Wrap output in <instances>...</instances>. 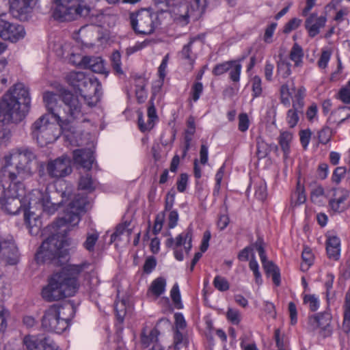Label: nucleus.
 <instances>
[{
  "label": "nucleus",
  "mask_w": 350,
  "mask_h": 350,
  "mask_svg": "<svg viewBox=\"0 0 350 350\" xmlns=\"http://www.w3.org/2000/svg\"><path fill=\"white\" fill-rule=\"evenodd\" d=\"M64 103L63 113L60 120L55 118L57 123L50 122L47 115L40 117L31 127L32 137L41 147L55 142L62 134L66 137V133H74L72 121L82 117L81 104L78 97L70 91H64L62 95Z\"/></svg>",
  "instance_id": "obj_1"
},
{
  "label": "nucleus",
  "mask_w": 350,
  "mask_h": 350,
  "mask_svg": "<svg viewBox=\"0 0 350 350\" xmlns=\"http://www.w3.org/2000/svg\"><path fill=\"white\" fill-rule=\"evenodd\" d=\"M91 263L84 260L80 264H70L48 278V284L42 289V298L47 301H58L75 295L80 286L79 276L88 270Z\"/></svg>",
  "instance_id": "obj_2"
},
{
  "label": "nucleus",
  "mask_w": 350,
  "mask_h": 350,
  "mask_svg": "<svg viewBox=\"0 0 350 350\" xmlns=\"http://www.w3.org/2000/svg\"><path fill=\"white\" fill-rule=\"evenodd\" d=\"M30 107L29 90L23 83H16L0 101V122L8 124L18 123L27 116Z\"/></svg>",
  "instance_id": "obj_3"
},
{
  "label": "nucleus",
  "mask_w": 350,
  "mask_h": 350,
  "mask_svg": "<svg viewBox=\"0 0 350 350\" xmlns=\"http://www.w3.org/2000/svg\"><path fill=\"white\" fill-rule=\"evenodd\" d=\"M22 198L23 202L24 220L29 229V232L38 234L41 227V220L38 215H36L31 209H40L49 215L54 214L59 205L51 202L49 193L40 189H32Z\"/></svg>",
  "instance_id": "obj_4"
},
{
  "label": "nucleus",
  "mask_w": 350,
  "mask_h": 350,
  "mask_svg": "<svg viewBox=\"0 0 350 350\" xmlns=\"http://www.w3.org/2000/svg\"><path fill=\"white\" fill-rule=\"evenodd\" d=\"M66 81L87 101L88 105L95 106L102 96V85L94 75L83 72L71 71L66 77Z\"/></svg>",
  "instance_id": "obj_5"
},
{
  "label": "nucleus",
  "mask_w": 350,
  "mask_h": 350,
  "mask_svg": "<svg viewBox=\"0 0 350 350\" xmlns=\"http://www.w3.org/2000/svg\"><path fill=\"white\" fill-rule=\"evenodd\" d=\"M2 180L3 191L0 198L1 208L10 215H16L21 210L23 211L22 198L25 194V187L23 183L17 180L14 172H8V181Z\"/></svg>",
  "instance_id": "obj_6"
},
{
  "label": "nucleus",
  "mask_w": 350,
  "mask_h": 350,
  "mask_svg": "<svg viewBox=\"0 0 350 350\" xmlns=\"http://www.w3.org/2000/svg\"><path fill=\"white\" fill-rule=\"evenodd\" d=\"M74 317L72 306L53 304L45 310L41 320L42 327L46 332L60 334L70 327Z\"/></svg>",
  "instance_id": "obj_7"
},
{
  "label": "nucleus",
  "mask_w": 350,
  "mask_h": 350,
  "mask_svg": "<svg viewBox=\"0 0 350 350\" xmlns=\"http://www.w3.org/2000/svg\"><path fill=\"white\" fill-rule=\"evenodd\" d=\"M71 239L66 234H53L42 243L36 255L38 263L65 258L69 254Z\"/></svg>",
  "instance_id": "obj_8"
},
{
  "label": "nucleus",
  "mask_w": 350,
  "mask_h": 350,
  "mask_svg": "<svg viewBox=\"0 0 350 350\" xmlns=\"http://www.w3.org/2000/svg\"><path fill=\"white\" fill-rule=\"evenodd\" d=\"M55 5L53 10V18L59 22L72 21L81 16H87L90 9L86 0H51Z\"/></svg>",
  "instance_id": "obj_9"
},
{
  "label": "nucleus",
  "mask_w": 350,
  "mask_h": 350,
  "mask_svg": "<svg viewBox=\"0 0 350 350\" xmlns=\"http://www.w3.org/2000/svg\"><path fill=\"white\" fill-rule=\"evenodd\" d=\"M36 159L33 151L29 148H19L12 150L9 154L5 155V168L14 165L18 176L22 179L31 177L33 175L32 163Z\"/></svg>",
  "instance_id": "obj_10"
},
{
  "label": "nucleus",
  "mask_w": 350,
  "mask_h": 350,
  "mask_svg": "<svg viewBox=\"0 0 350 350\" xmlns=\"http://www.w3.org/2000/svg\"><path fill=\"white\" fill-rule=\"evenodd\" d=\"M160 14H162L161 12L157 11L155 3L153 8L142 9L136 13H131L130 21L133 30L137 35L152 34L160 25Z\"/></svg>",
  "instance_id": "obj_11"
},
{
  "label": "nucleus",
  "mask_w": 350,
  "mask_h": 350,
  "mask_svg": "<svg viewBox=\"0 0 350 350\" xmlns=\"http://www.w3.org/2000/svg\"><path fill=\"white\" fill-rule=\"evenodd\" d=\"M88 204V197L85 195L77 194L68 204L64 211L63 215L59 217L53 223V228L59 229L63 226H75L81 220L80 213L85 211ZM67 227L64 231L69 230Z\"/></svg>",
  "instance_id": "obj_12"
},
{
  "label": "nucleus",
  "mask_w": 350,
  "mask_h": 350,
  "mask_svg": "<svg viewBox=\"0 0 350 350\" xmlns=\"http://www.w3.org/2000/svg\"><path fill=\"white\" fill-rule=\"evenodd\" d=\"M157 11L161 14L168 12L174 21L180 25L185 26L189 23L191 14L189 0H154Z\"/></svg>",
  "instance_id": "obj_13"
},
{
  "label": "nucleus",
  "mask_w": 350,
  "mask_h": 350,
  "mask_svg": "<svg viewBox=\"0 0 350 350\" xmlns=\"http://www.w3.org/2000/svg\"><path fill=\"white\" fill-rule=\"evenodd\" d=\"M44 170L49 177L52 179L57 180L66 177L72 172L71 159L68 155L63 154L55 159L49 160L46 164L41 163L38 172L40 177L44 176Z\"/></svg>",
  "instance_id": "obj_14"
},
{
  "label": "nucleus",
  "mask_w": 350,
  "mask_h": 350,
  "mask_svg": "<svg viewBox=\"0 0 350 350\" xmlns=\"http://www.w3.org/2000/svg\"><path fill=\"white\" fill-rule=\"evenodd\" d=\"M306 95L307 90L304 85H300L295 90L292 108L287 111L286 117V122L291 129L297 126L299 121V115L303 113Z\"/></svg>",
  "instance_id": "obj_15"
},
{
  "label": "nucleus",
  "mask_w": 350,
  "mask_h": 350,
  "mask_svg": "<svg viewBox=\"0 0 350 350\" xmlns=\"http://www.w3.org/2000/svg\"><path fill=\"white\" fill-rule=\"evenodd\" d=\"M7 14L0 15V37L5 40L16 42L25 37L23 26L7 20Z\"/></svg>",
  "instance_id": "obj_16"
},
{
  "label": "nucleus",
  "mask_w": 350,
  "mask_h": 350,
  "mask_svg": "<svg viewBox=\"0 0 350 350\" xmlns=\"http://www.w3.org/2000/svg\"><path fill=\"white\" fill-rule=\"evenodd\" d=\"M254 247L258 253L266 274L271 275L273 284L276 286H279L281 284L280 269L278 266L272 261L267 260L262 238L258 237L257 239L254 243Z\"/></svg>",
  "instance_id": "obj_17"
},
{
  "label": "nucleus",
  "mask_w": 350,
  "mask_h": 350,
  "mask_svg": "<svg viewBox=\"0 0 350 350\" xmlns=\"http://www.w3.org/2000/svg\"><path fill=\"white\" fill-rule=\"evenodd\" d=\"M0 260L10 265L19 261L18 250L11 235L0 237Z\"/></svg>",
  "instance_id": "obj_18"
},
{
  "label": "nucleus",
  "mask_w": 350,
  "mask_h": 350,
  "mask_svg": "<svg viewBox=\"0 0 350 350\" xmlns=\"http://www.w3.org/2000/svg\"><path fill=\"white\" fill-rule=\"evenodd\" d=\"M23 343L27 350H61L49 337L27 335L23 338Z\"/></svg>",
  "instance_id": "obj_19"
},
{
  "label": "nucleus",
  "mask_w": 350,
  "mask_h": 350,
  "mask_svg": "<svg viewBox=\"0 0 350 350\" xmlns=\"http://www.w3.org/2000/svg\"><path fill=\"white\" fill-rule=\"evenodd\" d=\"M325 250L327 258L338 261L341 256V241L334 233L328 232L325 234Z\"/></svg>",
  "instance_id": "obj_20"
},
{
  "label": "nucleus",
  "mask_w": 350,
  "mask_h": 350,
  "mask_svg": "<svg viewBox=\"0 0 350 350\" xmlns=\"http://www.w3.org/2000/svg\"><path fill=\"white\" fill-rule=\"evenodd\" d=\"M36 0H12L10 12L12 14L20 21L27 19V14L31 12Z\"/></svg>",
  "instance_id": "obj_21"
},
{
  "label": "nucleus",
  "mask_w": 350,
  "mask_h": 350,
  "mask_svg": "<svg viewBox=\"0 0 350 350\" xmlns=\"http://www.w3.org/2000/svg\"><path fill=\"white\" fill-rule=\"evenodd\" d=\"M74 163L81 167L90 170L95 160L94 152L90 149H76L72 152Z\"/></svg>",
  "instance_id": "obj_22"
},
{
  "label": "nucleus",
  "mask_w": 350,
  "mask_h": 350,
  "mask_svg": "<svg viewBox=\"0 0 350 350\" xmlns=\"http://www.w3.org/2000/svg\"><path fill=\"white\" fill-rule=\"evenodd\" d=\"M327 22L325 16H318L317 13L311 14L305 21V27L311 38L317 36L320 29L323 28Z\"/></svg>",
  "instance_id": "obj_23"
},
{
  "label": "nucleus",
  "mask_w": 350,
  "mask_h": 350,
  "mask_svg": "<svg viewBox=\"0 0 350 350\" xmlns=\"http://www.w3.org/2000/svg\"><path fill=\"white\" fill-rule=\"evenodd\" d=\"M75 64L85 69H90L93 72H105L104 61L100 57L83 56L79 63Z\"/></svg>",
  "instance_id": "obj_24"
},
{
  "label": "nucleus",
  "mask_w": 350,
  "mask_h": 350,
  "mask_svg": "<svg viewBox=\"0 0 350 350\" xmlns=\"http://www.w3.org/2000/svg\"><path fill=\"white\" fill-rule=\"evenodd\" d=\"M147 115L148 119L147 122H145L143 113L142 112L138 113L137 124L139 129L142 132L151 130L154 127V122L158 119L156 108L153 103L148 106Z\"/></svg>",
  "instance_id": "obj_25"
},
{
  "label": "nucleus",
  "mask_w": 350,
  "mask_h": 350,
  "mask_svg": "<svg viewBox=\"0 0 350 350\" xmlns=\"http://www.w3.org/2000/svg\"><path fill=\"white\" fill-rule=\"evenodd\" d=\"M43 100L49 113H51L54 118L60 120L63 109H62L60 107L56 106V95L53 92H46L43 95Z\"/></svg>",
  "instance_id": "obj_26"
},
{
  "label": "nucleus",
  "mask_w": 350,
  "mask_h": 350,
  "mask_svg": "<svg viewBox=\"0 0 350 350\" xmlns=\"http://www.w3.org/2000/svg\"><path fill=\"white\" fill-rule=\"evenodd\" d=\"M350 118V107L349 106H340L333 110L328 118V121L331 124H336L337 126H340L347 120Z\"/></svg>",
  "instance_id": "obj_27"
},
{
  "label": "nucleus",
  "mask_w": 350,
  "mask_h": 350,
  "mask_svg": "<svg viewBox=\"0 0 350 350\" xmlns=\"http://www.w3.org/2000/svg\"><path fill=\"white\" fill-rule=\"evenodd\" d=\"M193 230L188 227L185 231L176 237V247H184V251L187 254L192 248Z\"/></svg>",
  "instance_id": "obj_28"
},
{
  "label": "nucleus",
  "mask_w": 350,
  "mask_h": 350,
  "mask_svg": "<svg viewBox=\"0 0 350 350\" xmlns=\"http://www.w3.org/2000/svg\"><path fill=\"white\" fill-rule=\"evenodd\" d=\"M294 85L291 88L288 83H284L280 87V101L285 107H289L291 103H293V96L295 95V90H297Z\"/></svg>",
  "instance_id": "obj_29"
},
{
  "label": "nucleus",
  "mask_w": 350,
  "mask_h": 350,
  "mask_svg": "<svg viewBox=\"0 0 350 350\" xmlns=\"http://www.w3.org/2000/svg\"><path fill=\"white\" fill-rule=\"evenodd\" d=\"M166 280L163 277H159L152 280L148 290V294L151 293L156 297H160L165 291Z\"/></svg>",
  "instance_id": "obj_30"
},
{
  "label": "nucleus",
  "mask_w": 350,
  "mask_h": 350,
  "mask_svg": "<svg viewBox=\"0 0 350 350\" xmlns=\"http://www.w3.org/2000/svg\"><path fill=\"white\" fill-rule=\"evenodd\" d=\"M342 329L345 333L350 332V292H347L342 306Z\"/></svg>",
  "instance_id": "obj_31"
},
{
  "label": "nucleus",
  "mask_w": 350,
  "mask_h": 350,
  "mask_svg": "<svg viewBox=\"0 0 350 350\" xmlns=\"http://www.w3.org/2000/svg\"><path fill=\"white\" fill-rule=\"evenodd\" d=\"M191 14L195 19L200 17L205 12L206 0H190L189 1Z\"/></svg>",
  "instance_id": "obj_32"
},
{
  "label": "nucleus",
  "mask_w": 350,
  "mask_h": 350,
  "mask_svg": "<svg viewBox=\"0 0 350 350\" xmlns=\"http://www.w3.org/2000/svg\"><path fill=\"white\" fill-rule=\"evenodd\" d=\"M293 140V134L289 131H282L278 137V144L285 156L291 152V142Z\"/></svg>",
  "instance_id": "obj_33"
},
{
  "label": "nucleus",
  "mask_w": 350,
  "mask_h": 350,
  "mask_svg": "<svg viewBox=\"0 0 350 350\" xmlns=\"http://www.w3.org/2000/svg\"><path fill=\"white\" fill-rule=\"evenodd\" d=\"M309 320L315 327H325L329 325L330 317L327 312H319L310 316Z\"/></svg>",
  "instance_id": "obj_34"
},
{
  "label": "nucleus",
  "mask_w": 350,
  "mask_h": 350,
  "mask_svg": "<svg viewBox=\"0 0 350 350\" xmlns=\"http://www.w3.org/2000/svg\"><path fill=\"white\" fill-rule=\"evenodd\" d=\"M304 55V53L302 47L297 43H295L291 49L289 58L294 62L295 67L302 66Z\"/></svg>",
  "instance_id": "obj_35"
},
{
  "label": "nucleus",
  "mask_w": 350,
  "mask_h": 350,
  "mask_svg": "<svg viewBox=\"0 0 350 350\" xmlns=\"http://www.w3.org/2000/svg\"><path fill=\"white\" fill-rule=\"evenodd\" d=\"M348 195L342 193L337 198H334L329 200V206L336 213H341L346 208L345 201L347 200Z\"/></svg>",
  "instance_id": "obj_36"
},
{
  "label": "nucleus",
  "mask_w": 350,
  "mask_h": 350,
  "mask_svg": "<svg viewBox=\"0 0 350 350\" xmlns=\"http://www.w3.org/2000/svg\"><path fill=\"white\" fill-rule=\"evenodd\" d=\"M301 270L304 272L307 271L314 264V256L309 247L304 248L301 253Z\"/></svg>",
  "instance_id": "obj_37"
},
{
  "label": "nucleus",
  "mask_w": 350,
  "mask_h": 350,
  "mask_svg": "<svg viewBox=\"0 0 350 350\" xmlns=\"http://www.w3.org/2000/svg\"><path fill=\"white\" fill-rule=\"evenodd\" d=\"M291 73V64L286 59H280L277 64L276 76L278 80L287 79Z\"/></svg>",
  "instance_id": "obj_38"
},
{
  "label": "nucleus",
  "mask_w": 350,
  "mask_h": 350,
  "mask_svg": "<svg viewBox=\"0 0 350 350\" xmlns=\"http://www.w3.org/2000/svg\"><path fill=\"white\" fill-rule=\"evenodd\" d=\"M325 197V189L320 184H315L311 189L310 198L312 203L318 205H321L323 202V198Z\"/></svg>",
  "instance_id": "obj_39"
},
{
  "label": "nucleus",
  "mask_w": 350,
  "mask_h": 350,
  "mask_svg": "<svg viewBox=\"0 0 350 350\" xmlns=\"http://www.w3.org/2000/svg\"><path fill=\"white\" fill-rule=\"evenodd\" d=\"M252 99L262 96L263 88L262 79L258 75H254L250 80Z\"/></svg>",
  "instance_id": "obj_40"
},
{
  "label": "nucleus",
  "mask_w": 350,
  "mask_h": 350,
  "mask_svg": "<svg viewBox=\"0 0 350 350\" xmlns=\"http://www.w3.org/2000/svg\"><path fill=\"white\" fill-rule=\"evenodd\" d=\"M78 188L89 193L94 191L96 187L92 176L89 174L81 176L79 180Z\"/></svg>",
  "instance_id": "obj_41"
},
{
  "label": "nucleus",
  "mask_w": 350,
  "mask_h": 350,
  "mask_svg": "<svg viewBox=\"0 0 350 350\" xmlns=\"http://www.w3.org/2000/svg\"><path fill=\"white\" fill-rule=\"evenodd\" d=\"M245 58L243 57L242 58L238 60H234V63L232 64V67L228 70L229 71V79L233 83H239L241 78V73L242 70V66L241 64V62Z\"/></svg>",
  "instance_id": "obj_42"
},
{
  "label": "nucleus",
  "mask_w": 350,
  "mask_h": 350,
  "mask_svg": "<svg viewBox=\"0 0 350 350\" xmlns=\"http://www.w3.org/2000/svg\"><path fill=\"white\" fill-rule=\"evenodd\" d=\"M204 92L203 83L200 81H194L189 92V102L196 103L200 98Z\"/></svg>",
  "instance_id": "obj_43"
},
{
  "label": "nucleus",
  "mask_w": 350,
  "mask_h": 350,
  "mask_svg": "<svg viewBox=\"0 0 350 350\" xmlns=\"http://www.w3.org/2000/svg\"><path fill=\"white\" fill-rule=\"evenodd\" d=\"M195 41V39L194 38H191L190 39L189 42L183 46L181 51H180V55H181V57L185 59H187L188 60L189 64L193 67L194 64H195V62H196V57H193L192 55H193V53H192V45H193V43Z\"/></svg>",
  "instance_id": "obj_44"
},
{
  "label": "nucleus",
  "mask_w": 350,
  "mask_h": 350,
  "mask_svg": "<svg viewBox=\"0 0 350 350\" xmlns=\"http://www.w3.org/2000/svg\"><path fill=\"white\" fill-rule=\"evenodd\" d=\"M169 59V54H166L162 59V61L158 68L159 80L157 81V83L159 88H161L164 83Z\"/></svg>",
  "instance_id": "obj_45"
},
{
  "label": "nucleus",
  "mask_w": 350,
  "mask_h": 350,
  "mask_svg": "<svg viewBox=\"0 0 350 350\" xmlns=\"http://www.w3.org/2000/svg\"><path fill=\"white\" fill-rule=\"evenodd\" d=\"M304 304L308 305L309 310L311 312H316L320 306L319 297L314 294H306L303 297Z\"/></svg>",
  "instance_id": "obj_46"
},
{
  "label": "nucleus",
  "mask_w": 350,
  "mask_h": 350,
  "mask_svg": "<svg viewBox=\"0 0 350 350\" xmlns=\"http://www.w3.org/2000/svg\"><path fill=\"white\" fill-rule=\"evenodd\" d=\"M225 169H226V164L223 163L222 165L220 166V167L218 169L217 172H216V174L215 176V183L213 191V195L215 197L218 196L219 194L222 179L224 178V173H225Z\"/></svg>",
  "instance_id": "obj_47"
},
{
  "label": "nucleus",
  "mask_w": 350,
  "mask_h": 350,
  "mask_svg": "<svg viewBox=\"0 0 350 350\" xmlns=\"http://www.w3.org/2000/svg\"><path fill=\"white\" fill-rule=\"evenodd\" d=\"M295 196H296L295 205H301L306 201V189L304 185L301 184V181L298 179L296 185V189L295 191Z\"/></svg>",
  "instance_id": "obj_48"
},
{
  "label": "nucleus",
  "mask_w": 350,
  "mask_h": 350,
  "mask_svg": "<svg viewBox=\"0 0 350 350\" xmlns=\"http://www.w3.org/2000/svg\"><path fill=\"white\" fill-rule=\"evenodd\" d=\"M99 238V234L97 232L88 233L86 239L83 243V247L90 252L94 250V246Z\"/></svg>",
  "instance_id": "obj_49"
},
{
  "label": "nucleus",
  "mask_w": 350,
  "mask_h": 350,
  "mask_svg": "<svg viewBox=\"0 0 350 350\" xmlns=\"http://www.w3.org/2000/svg\"><path fill=\"white\" fill-rule=\"evenodd\" d=\"M233 63H234V61L230 60L216 64L213 68V75L214 76H220L227 72L232 67V64Z\"/></svg>",
  "instance_id": "obj_50"
},
{
  "label": "nucleus",
  "mask_w": 350,
  "mask_h": 350,
  "mask_svg": "<svg viewBox=\"0 0 350 350\" xmlns=\"http://www.w3.org/2000/svg\"><path fill=\"white\" fill-rule=\"evenodd\" d=\"M214 287L221 292L227 291L230 288V284L228 280L221 275H216L213 281Z\"/></svg>",
  "instance_id": "obj_51"
},
{
  "label": "nucleus",
  "mask_w": 350,
  "mask_h": 350,
  "mask_svg": "<svg viewBox=\"0 0 350 350\" xmlns=\"http://www.w3.org/2000/svg\"><path fill=\"white\" fill-rule=\"evenodd\" d=\"M226 316L227 320L234 325H238L241 321V312L235 308H228Z\"/></svg>",
  "instance_id": "obj_52"
},
{
  "label": "nucleus",
  "mask_w": 350,
  "mask_h": 350,
  "mask_svg": "<svg viewBox=\"0 0 350 350\" xmlns=\"http://www.w3.org/2000/svg\"><path fill=\"white\" fill-rule=\"evenodd\" d=\"M346 173V167L340 166L336 167L332 175V182L336 185H339L342 180L345 178Z\"/></svg>",
  "instance_id": "obj_53"
},
{
  "label": "nucleus",
  "mask_w": 350,
  "mask_h": 350,
  "mask_svg": "<svg viewBox=\"0 0 350 350\" xmlns=\"http://www.w3.org/2000/svg\"><path fill=\"white\" fill-rule=\"evenodd\" d=\"M176 189L180 193H185L189 185V176L187 173H181L176 180Z\"/></svg>",
  "instance_id": "obj_54"
},
{
  "label": "nucleus",
  "mask_w": 350,
  "mask_h": 350,
  "mask_svg": "<svg viewBox=\"0 0 350 350\" xmlns=\"http://www.w3.org/2000/svg\"><path fill=\"white\" fill-rule=\"evenodd\" d=\"M111 63L113 69L118 74H122V62H121V55L118 51H114L111 56Z\"/></svg>",
  "instance_id": "obj_55"
},
{
  "label": "nucleus",
  "mask_w": 350,
  "mask_h": 350,
  "mask_svg": "<svg viewBox=\"0 0 350 350\" xmlns=\"http://www.w3.org/2000/svg\"><path fill=\"white\" fill-rule=\"evenodd\" d=\"M335 279V275L332 272H327L325 275L324 282V288H325V296L328 300L331 293V291L333 288V284Z\"/></svg>",
  "instance_id": "obj_56"
},
{
  "label": "nucleus",
  "mask_w": 350,
  "mask_h": 350,
  "mask_svg": "<svg viewBox=\"0 0 350 350\" xmlns=\"http://www.w3.org/2000/svg\"><path fill=\"white\" fill-rule=\"evenodd\" d=\"M277 27L276 23H271L265 29L263 35V41L267 44H271L273 42V37L274 32Z\"/></svg>",
  "instance_id": "obj_57"
},
{
  "label": "nucleus",
  "mask_w": 350,
  "mask_h": 350,
  "mask_svg": "<svg viewBox=\"0 0 350 350\" xmlns=\"http://www.w3.org/2000/svg\"><path fill=\"white\" fill-rule=\"evenodd\" d=\"M300 143L304 150H306L312 135V132L309 129L301 130L299 133Z\"/></svg>",
  "instance_id": "obj_58"
},
{
  "label": "nucleus",
  "mask_w": 350,
  "mask_h": 350,
  "mask_svg": "<svg viewBox=\"0 0 350 350\" xmlns=\"http://www.w3.org/2000/svg\"><path fill=\"white\" fill-rule=\"evenodd\" d=\"M157 266V260L153 256H148L143 265V271L146 274L151 273Z\"/></svg>",
  "instance_id": "obj_59"
},
{
  "label": "nucleus",
  "mask_w": 350,
  "mask_h": 350,
  "mask_svg": "<svg viewBox=\"0 0 350 350\" xmlns=\"http://www.w3.org/2000/svg\"><path fill=\"white\" fill-rule=\"evenodd\" d=\"M170 296L172 299V301L176 305V307L178 309H180L183 308V304L181 303V296L180 293V291L178 286L177 285H174L170 292Z\"/></svg>",
  "instance_id": "obj_60"
},
{
  "label": "nucleus",
  "mask_w": 350,
  "mask_h": 350,
  "mask_svg": "<svg viewBox=\"0 0 350 350\" xmlns=\"http://www.w3.org/2000/svg\"><path fill=\"white\" fill-rule=\"evenodd\" d=\"M10 312L8 310L0 305V333L4 332L7 328V318L9 317Z\"/></svg>",
  "instance_id": "obj_61"
},
{
  "label": "nucleus",
  "mask_w": 350,
  "mask_h": 350,
  "mask_svg": "<svg viewBox=\"0 0 350 350\" xmlns=\"http://www.w3.org/2000/svg\"><path fill=\"white\" fill-rule=\"evenodd\" d=\"M238 129L241 132H245L250 126V120L246 113H241L239 115Z\"/></svg>",
  "instance_id": "obj_62"
},
{
  "label": "nucleus",
  "mask_w": 350,
  "mask_h": 350,
  "mask_svg": "<svg viewBox=\"0 0 350 350\" xmlns=\"http://www.w3.org/2000/svg\"><path fill=\"white\" fill-rule=\"evenodd\" d=\"M336 98L345 105L350 104V90L348 88L342 87L338 94Z\"/></svg>",
  "instance_id": "obj_63"
},
{
  "label": "nucleus",
  "mask_w": 350,
  "mask_h": 350,
  "mask_svg": "<svg viewBox=\"0 0 350 350\" xmlns=\"http://www.w3.org/2000/svg\"><path fill=\"white\" fill-rule=\"evenodd\" d=\"M331 58V53L329 51H323L317 62V65L321 69H325L327 67Z\"/></svg>",
  "instance_id": "obj_64"
}]
</instances>
